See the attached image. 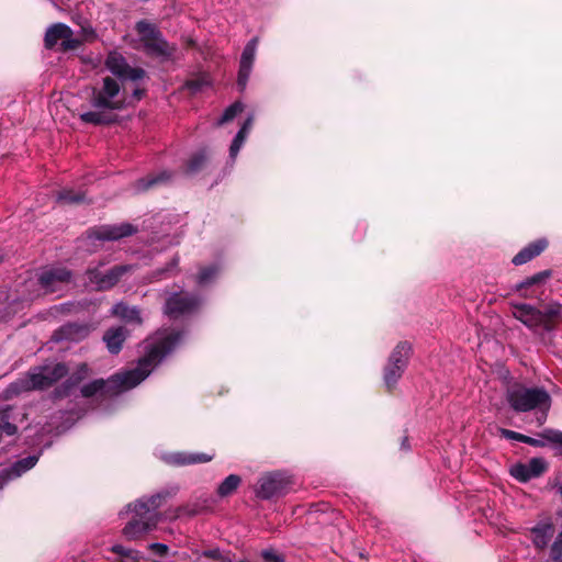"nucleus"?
Wrapping results in <instances>:
<instances>
[{
	"label": "nucleus",
	"instance_id": "f257e3e1",
	"mask_svg": "<svg viewBox=\"0 0 562 562\" xmlns=\"http://www.w3.org/2000/svg\"><path fill=\"white\" fill-rule=\"evenodd\" d=\"M182 337V333L176 330L158 331L155 337L145 342V355L138 360L135 369L113 374L108 380H93L81 387V395L83 397H92L98 393L113 395L135 387L181 342Z\"/></svg>",
	"mask_w": 562,
	"mask_h": 562
},
{
	"label": "nucleus",
	"instance_id": "f03ea898",
	"mask_svg": "<svg viewBox=\"0 0 562 562\" xmlns=\"http://www.w3.org/2000/svg\"><path fill=\"white\" fill-rule=\"evenodd\" d=\"M90 104L92 110L81 113L80 120L87 124L104 125L115 122L114 111L126 108L130 102L119 81L105 77L102 87L93 90Z\"/></svg>",
	"mask_w": 562,
	"mask_h": 562
},
{
	"label": "nucleus",
	"instance_id": "7ed1b4c3",
	"mask_svg": "<svg viewBox=\"0 0 562 562\" xmlns=\"http://www.w3.org/2000/svg\"><path fill=\"white\" fill-rule=\"evenodd\" d=\"M176 494L173 491H161L149 497H142L133 505V516L123 528V535L128 540H135L144 533L153 530L158 521L157 509L162 506L167 498Z\"/></svg>",
	"mask_w": 562,
	"mask_h": 562
},
{
	"label": "nucleus",
	"instance_id": "20e7f679",
	"mask_svg": "<svg viewBox=\"0 0 562 562\" xmlns=\"http://www.w3.org/2000/svg\"><path fill=\"white\" fill-rule=\"evenodd\" d=\"M506 401L516 413L535 412L539 426L546 423L552 404L551 395L543 386H527L520 383L508 387Z\"/></svg>",
	"mask_w": 562,
	"mask_h": 562
},
{
	"label": "nucleus",
	"instance_id": "39448f33",
	"mask_svg": "<svg viewBox=\"0 0 562 562\" xmlns=\"http://www.w3.org/2000/svg\"><path fill=\"white\" fill-rule=\"evenodd\" d=\"M513 316L533 334L543 337L555 329V322L562 321V304L549 303L543 311L526 303L513 304Z\"/></svg>",
	"mask_w": 562,
	"mask_h": 562
},
{
	"label": "nucleus",
	"instance_id": "423d86ee",
	"mask_svg": "<svg viewBox=\"0 0 562 562\" xmlns=\"http://www.w3.org/2000/svg\"><path fill=\"white\" fill-rule=\"evenodd\" d=\"M68 368L65 363L43 366L30 371L26 378L18 380L4 390L3 396L9 400L31 390H45L66 376Z\"/></svg>",
	"mask_w": 562,
	"mask_h": 562
},
{
	"label": "nucleus",
	"instance_id": "0eeeda50",
	"mask_svg": "<svg viewBox=\"0 0 562 562\" xmlns=\"http://www.w3.org/2000/svg\"><path fill=\"white\" fill-rule=\"evenodd\" d=\"M103 266V262H99L95 266H90L86 271L89 283L99 291L112 289L125 273L133 270L131 265H120L104 271L102 270Z\"/></svg>",
	"mask_w": 562,
	"mask_h": 562
},
{
	"label": "nucleus",
	"instance_id": "6e6552de",
	"mask_svg": "<svg viewBox=\"0 0 562 562\" xmlns=\"http://www.w3.org/2000/svg\"><path fill=\"white\" fill-rule=\"evenodd\" d=\"M412 352V346L407 341L396 345L390 355L389 362L384 369L383 380L387 389L394 387L405 371Z\"/></svg>",
	"mask_w": 562,
	"mask_h": 562
},
{
	"label": "nucleus",
	"instance_id": "1a4fd4ad",
	"mask_svg": "<svg viewBox=\"0 0 562 562\" xmlns=\"http://www.w3.org/2000/svg\"><path fill=\"white\" fill-rule=\"evenodd\" d=\"M37 281L44 293H58L72 281V272L60 266H50L42 269Z\"/></svg>",
	"mask_w": 562,
	"mask_h": 562
},
{
	"label": "nucleus",
	"instance_id": "9d476101",
	"mask_svg": "<svg viewBox=\"0 0 562 562\" xmlns=\"http://www.w3.org/2000/svg\"><path fill=\"white\" fill-rule=\"evenodd\" d=\"M59 41L63 50H74L81 45V41L75 37L72 30L64 23H56L47 29L45 47L53 48Z\"/></svg>",
	"mask_w": 562,
	"mask_h": 562
},
{
	"label": "nucleus",
	"instance_id": "9b49d317",
	"mask_svg": "<svg viewBox=\"0 0 562 562\" xmlns=\"http://www.w3.org/2000/svg\"><path fill=\"white\" fill-rule=\"evenodd\" d=\"M137 229L128 224L102 225L88 231L87 238L91 240L115 241L135 234Z\"/></svg>",
	"mask_w": 562,
	"mask_h": 562
},
{
	"label": "nucleus",
	"instance_id": "f8f14e48",
	"mask_svg": "<svg viewBox=\"0 0 562 562\" xmlns=\"http://www.w3.org/2000/svg\"><path fill=\"white\" fill-rule=\"evenodd\" d=\"M289 481L281 473H271L262 476L256 490L257 497L269 499L286 493Z\"/></svg>",
	"mask_w": 562,
	"mask_h": 562
},
{
	"label": "nucleus",
	"instance_id": "ddd939ff",
	"mask_svg": "<svg viewBox=\"0 0 562 562\" xmlns=\"http://www.w3.org/2000/svg\"><path fill=\"white\" fill-rule=\"evenodd\" d=\"M258 42H259L258 37L251 38L245 45L244 50L241 53L240 60H239L238 78H237V86L240 91H244L247 87V82L249 80V77H250V74L252 70V66H254V61H255V57H256Z\"/></svg>",
	"mask_w": 562,
	"mask_h": 562
},
{
	"label": "nucleus",
	"instance_id": "4468645a",
	"mask_svg": "<svg viewBox=\"0 0 562 562\" xmlns=\"http://www.w3.org/2000/svg\"><path fill=\"white\" fill-rule=\"evenodd\" d=\"M200 304V300L196 296L189 294H171L165 305V313L170 317H179L187 313L194 311Z\"/></svg>",
	"mask_w": 562,
	"mask_h": 562
},
{
	"label": "nucleus",
	"instance_id": "2eb2a0df",
	"mask_svg": "<svg viewBox=\"0 0 562 562\" xmlns=\"http://www.w3.org/2000/svg\"><path fill=\"white\" fill-rule=\"evenodd\" d=\"M548 468L542 458H532L528 463H516L510 468V475L519 482H528L540 476Z\"/></svg>",
	"mask_w": 562,
	"mask_h": 562
},
{
	"label": "nucleus",
	"instance_id": "dca6fc26",
	"mask_svg": "<svg viewBox=\"0 0 562 562\" xmlns=\"http://www.w3.org/2000/svg\"><path fill=\"white\" fill-rule=\"evenodd\" d=\"M91 329V326L88 324L68 323L54 331L53 339L56 342H79L89 336Z\"/></svg>",
	"mask_w": 562,
	"mask_h": 562
},
{
	"label": "nucleus",
	"instance_id": "f3484780",
	"mask_svg": "<svg viewBox=\"0 0 562 562\" xmlns=\"http://www.w3.org/2000/svg\"><path fill=\"white\" fill-rule=\"evenodd\" d=\"M555 528L550 518L540 520L530 528L531 542L537 550H544L553 538Z\"/></svg>",
	"mask_w": 562,
	"mask_h": 562
},
{
	"label": "nucleus",
	"instance_id": "a211bd4d",
	"mask_svg": "<svg viewBox=\"0 0 562 562\" xmlns=\"http://www.w3.org/2000/svg\"><path fill=\"white\" fill-rule=\"evenodd\" d=\"M540 438H532L526 436L525 443L530 445L532 447H544L548 443L553 446L555 454L562 456V431L546 428L542 432L539 434Z\"/></svg>",
	"mask_w": 562,
	"mask_h": 562
},
{
	"label": "nucleus",
	"instance_id": "6ab92c4d",
	"mask_svg": "<svg viewBox=\"0 0 562 562\" xmlns=\"http://www.w3.org/2000/svg\"><path fill=\"white\" fill-rule=\"evenodd\" d=\"M38 461V456H29L14 462L10 468L0 472V487L10 480L21 476L31 470Z\"/></svg>",
	"mask_w": 562,
	"mask_h": 562
},
{
	"label": "nucleus",
	"instance_id": "aec40b11",
	"mask_svg": "<svg viewBox=\"0 0 562 562\" xmlns=\"http://www.w3.org/2000/svg\"><path fill=\"white\" fill-rule=\"evenodd\" d=\"M90 373V368L87 363H81L78 366L77 370L60 385L58 386L54 394L55 397H64L68 396L70 392Z\"/></svg>",
	"mask_w": 562,
	"mask_h": 562
},
{
	"label": "nucleus",
	"instance_id": "412c9836",
	"mask_svg": "<svg viewBox=\"0 0 562 562\" xmlns=\"http://www.w3.org/2000/svg\"><path fill=\"white\" fill-rule=\"evenodd\" d=\"M128 336V330L123 326L111 327L103 335V341L112 355H117Z\"/></svg>",
	"mask_w": 562,
	"mask_h": 562
},
{
	"label": "nucleus",
	"instance_id": "4be33fe9",
	"mask_svg": "<svg viewBox=\"0 0 562 562\" xmlns=\"http://www.w3.org/2000/svg\"><path fill=\"white\" fill-rule=\"evenodd\" d=\"M548 246L546 239H538L525 248H522L512 260L515 266L527 263L538 255H540Z\"/></svg>",
	"mask_w": 562,
	"mask_h": 562
},
{
	"label": "nucleus",
	"instance_id": "5701e85b",
	"mask_svg": "<svg viewBox=\"0 0 562 562\" xmlns=\"http://www.w3.org/2000/svg\"><path fill=\"white\" fill-rule=\"evenodd\" d=\"M548 246L546 239H538L525 248H522L512 260L515 266L527 263L538 255H540Z\"/></svg>",
	"mask_w": 562,
	"mask_h": 562
},
{
	"label": "nucleus",
	"instance_id": "b1692460",
	"mask_svg": "<svg viewBox=\"0 0 562 562\" xmlns=\"http://www.w3.org/2000/svg\"><path fill=\"white\" fill-rule=\"evenodd\" d=\"M143 43L146 53L157 57H169L172 55L175 50V48L167 43V41L162 37L161 34L153 37L149 41L147 40Z\"/></svg>",
	"mask_w": 562,
	"mask_h": 562
},
{
	"label": "nucleus",
	"instance_id": "393cba45",
	"mask_svg": "<svg viewBox=\"0 0 562 562\" xmlns=\"http://www.w3.org/2000/svg\"><path fill=\"white\" fill-rule=\"evenodd\" d=\"M214 454L207 453H173L167 458V461L175 465H187V464H196V463H205L213 459Z\"/></svg>",
	"mask_w": 562,
	"mask_h": 562
},
{
	"label": "nucleus",
	"instance_id": "a878e982",
	"mask_svg": "<svg viewBox=\"0 0 562 562\" xmlns=\"http://www.w3.org/2000/svg\"><path fill=\"white\" fill-rule=\"evenodd\" d=\"M549 277V271L538 272L529 278H526L524 281L517 283L515 285V290L520 292L521 296L525 299H535L537 297V294H535L532 291L529 292V288L544 282Z\"/></svg>",
	"mask_w": 562,
	"mask_h": 562
},
{
	"label": "nucleus",
	"instance_id": "bb28decb",
	"mask_svg": "<svg viewBox=\"0 0 562 562\" xmlns=\"http://www.w3.org/2000/svg\"><path fill=\"white\" fill-rule=\"evenodd\" d=\"M111 315L125 322L142 324L140 311L136 306H128L123 302L114 304L111 308Z\"/></svg>",
	"mask_w": 562,
	"mask_h": 562
},
{
	"label": "nucleus",
	"instance_id": "cd10ccee",
	"mask_svg": "<svg viewBox=\"0 0 562 562\" xmlns=\"http://www.w3.org/2000/svg\"><path fill=\"white\" fill-rule=\"evenodd\" d=\"M171 178V173L168 171H161L156 176H148L147 178H142L137 180L135 183V191L143 192L150 188H154L158 184L166 183Z\"/></svg>",
	"mask_w": 562,
	"mask_h": 562
},
{
	"label": "nucleus",
	"instance_id": "c85d7f7f",
	"mask_svg": "<svg viewBox=\"0 0 562 562\" xmlns=\"http://www.w3.org/2000/svg\"><path fill=\"white\" fill-rule=\"evenodd\" d=\"M106 68L115 76L123 78L128 65L119 54H110L105 60Z\"/></svg>",
	"mask_w": 562,
	"mask_h": 562
},
{
	"label": "nucleus",
	"instance_id": "c756f323",
	"mask_svg": "<svg viewBox=\"0 0 562 562\" xmlns=\"http://www.w3.org/2000/svg\"><path fill=\"white\" fill-rule=\"evenodd\" d=\"M241 483V479L237 474H229L217 487L220 497H226L233 494Z\"/></svg>",
	"mask_w": 562,
	"mask_h": 562
},
{
	"label": "nucleus",
	"instance_id": "7c9ffc66",
	"mask_svg": "<svg viewBox=\"0 0 562 562\" xmlns=\"http://www.w3.org/2000/svg\"><path fill=\"white\" fill-rule=\"evenodd\" d=\"M136 31L140 36L142 42L149 41L153 37L161 34L160 31L151 23L147 21H139L136 23Z\"/></svg>",
	"mask_w": 562,
	"mask_h": 562
},
{
	"label": "nucleus",
	"instance_id": "2f4dec72",
	"mask_svg": "<svg viewBox=\"0 0 562 562\" xmlns=\"http://www.w3.org/2000/svg\"><path fill=\"white\" fill-rule=\"evenodd\" d=\"M244 110V104L240 101H236L233 104H231L228 108L225 109L223 115L217 121V125H223L227 122H231L235 119L236 115L241 113Z\"/></svg>",
	"mask_w": 562,
	"mask_h": 562
},
{
	"label": "nucleus",
	"instance_id": "473e14b6",
	"mask_svg": "<svg viewBox=\"0 0 562 562\" xmlns=\"http://www.w3.org/2000/svg\"><path fill=\"white\" fill-rule=\"evenodd\" d=\"M207 159L205 150L194 154L188 162L187 171L189 173L198 172Z\"/></svg>",
	"mask_w": 562,
	"mask_h": 562
},
{
	"label": "nucleus",
	"instance_id": "72a5a7b5",
	"mask_svg": "<svg viewBox=\"0 0 562 562\" xmlns=\"http://www.w3.org/2000/svg\"><path fill=\"white\" fill-rule=\"evenodd\" d=\"M220 268L215 265L203 268L196 277V282L201 285L212 281L218 273Z\"/></svg>",
	"mask_w": 562,
	"mask_h": 562
},
{
	"label": "nucleus",
	"instance_id": "f704fd0d",
	"mask_svg": "<svg viewBox=\"0 0 562 562\" xmlns=\"http://www.w3.org/2000/svg\"><path fill=\"white\" fill-rule=\"evenodd\" d=\"M58 201L65 204L79 203L83 200V195L72 190L64 189L58 193Z\"/></svg>",
	"mask_w": 562,
	"mask_h": 562
},
{
	"label": "nucleus",
	"instance_id": "c9c22d12",
	"mask_svg": "<svg viewBox=\"0 0 562 562\" xmlns=\"http://www.w3.org/2000/svg\"><path fill=\"white\" fill-rule=\"evenodd\" d=\"M179 265V258L176 256L171 259L169 263L162 269H159L155 272V278L164 279L168 277H172L177 272V268Z\"/></svg>",
	"mask_w": 562,
	"mask_h": 562
},
{
	"label": "nucleus",
	"instance_id": "e433bc0d",
	"mask_svg": "<svg viewBox=\"0 0 562 562\" xmlns=\"http://www.w3.org/2000/svg\"><path fill=\"white\" fill-rule=\"evenodd\" d=\"M111 550L114 553H117V554H120L122 557L130 558V559H132L135 562H137L140 559V555H139L138 551L126 549L125 547H123L121 544H114L111 548Z\"/></svg>",
	"mask_w": 562,
	"mask_h": 562
},
{
	"label": "nucleus",
	"instance_id": "4c0bfd02",
	"mask_svg": "<svg viewBox=\"0 0 562 562\" xmlns=\"http://www.w3.org/2000/svg\"><path fill=\"white\" fill-rule=\"evenodd\" d=\"M209 80L205 78L191 79L186 82V87L192 93H196L203 90L204 87L209 86Z\"/></svg>",
	"mask_w": 562,
	"mask_h": 562
},
{
	"label": "nucleus",
	"instance_id": "58836bf2",
	"mask_svg": "<svg viewBox=\"0 0 562 562\" xmlns=\"http://www.w3.org/2000/svg\"><path fill=\"white\" fill-rule=\"evenodd\" d=\"M80 34L85 41L94 40L97 36L94 29L88 21L80 23Z\"/></svg>",
	"mask_w": 562,
	"mask_h": 562
},
{
	"label": "nucleus",
	"instance_id": "ea45409f",
	"mask_svg": "<svg viewBox=\"0 0 562 562\" xmlns=\"http://www.w3.org/2000/svg\"><path fill=\"white\" fill-rule=\"evenodd\" d=\"M261 557L266 562H284L282 555L277 553L273 549L263 550Z\"/></svg>",
	"mask_w": 562,
	"mask_h": 562
},
{
	"label": "nucleus",
	"instance_id": "a19ab883",
	"mask_svg": "<svg viewBox=\"0 0 562 562\" xmlns=\"http://www.w3.org/2000/svg\"><path fill=\"white\" fill-rule=\"evenodd\" d=\"M502 437L509 439V440H516L519 442H524L526 440V435H522L520 432H516L514 430L509 429H501Z\"/></svg>",
	"mask_w": 562,
	"mask_h": 562
},
{
	"label": "nucleus",
	"instance_id": "79ce46f5",
	"mask_svg": "<svg viewBox=\"0 0 562 562\" xmlns=\"http://www.w3.org/2000/svg\"><path fill=\"white\" fill-rule=\"evenodd\" d=\"M145 76V71L139 68H131L130 66L126 69V74L123 79H131L133 81L139 80Z\"/></svg>",
	"mask_w": 562,
	"mask_h": 562
},
{
	"label": "nucleus",
	"instance_id": "37998d69",
	"mask_svg": "<svg viewBox=\"0 0 562 562\" xmlns=\"http://www.w3.org/2000/svg\"><path fill=\"white\" fill-rule=\"evenodd\" d=\"M244 145V142L234 137L231 148H229V156L232 159H235L238 151L240 150L241 146Z\"/></svg>",
	"mask_w": 562,
	"mask_h": 562
},
{
	"label": "nucleus",
	"instance_id": "c03bdc74",
	"mask_svg": "<svg viewBox=\"0 0 562 562\" xmlns=\"http://www.w3.org/2000/svg\"><path fill=\"white\" fill-rule=\"evenodd\" d=\"M149 549L159 555H165L168 551V546L160 542H154L149 544Z\"/></svg>",
	"mask_w": 562,
	"mask_h": 562
},
{
	"label": "nucleus",
	"instance_id": "a18cd8bd",
	"mask_svg": "<svg viewBox=\"0 0 562 562\" xmlns=\"http://www.w3.org/2000/svg\"><path fill=\"white\" fill-rule=\"evenodd\" d=\"M203 557H207V558H212L214 560H220V558H222V552L218 550V549H211V550H206V551H203L202 553Z\"/></svg>",
	"mask_w": 562,
	"mask_h": 562
},
{
	"label": "nucleus",
	"instance_id": "49530a36",
	"mask_svg": "<svg viewBox=\"0 0 562 562\" xmlns=\"http://www.w3.org/2000/svg\"><path fill=\"white\" fill-rule=\"evenodd\" d=\"M254 116L249 115L240 128L249 132L252 127Z\"/></svg>",
	"mask_w": 562,
	"mask_h": 562
},
{
	"label": "nucleus",
	"instance_id": "de8ad7c7",
	"mask_svg": "<svg viewBox=\"0 0 562 562\" xmlns=\"http://www.w3.org/2000/svg\"><path fill=\"white\" fill-rule=\"evenodd\" d=\"M248 134H249V132H247V131H245V130L240 128V130L237 132V134H236V136H235V137H236V138H238V139H240V140H243V142L245 143V140H246V138H247Z\"/></svg>",
	"mask_w": 562,
	"mask_h": 562
},
{
	"label": "nucleus",
	"instance_id": "09e8293b",
	"mask_svg": "<svg viewBox=\"0 0 562 562\" xmlns=\"http://www.w3.org/2000/svg\"><path fill=\"white\" fill-rule=\"evenodd\" d=\"M248 134H249V132H247V131H245V130L240 128V130L237 132V134H236V136H235V137H236V138H238V139H240V140H243V142L245 143V140H246V138H247Z\"/></svg>",
	"mask_w": 562,
	"mask_h": 562
},
{
	"label": "nucleus",
	"instance_id": "8fccbe9b",
	"mask_svg": "<svg viewBox=\"0 0 562 562\" xmlns=\"http://www.w3.org/2000/svg\"><path fill=\"white\" fill-rule=\"evenodd\" d=\"M144 94V90H140V89H135L133 91V97L136 101L140 100V98L143 97Z\"/></svg>",
	"mask_w": 562,
	"mask_h": 562
},
{
	"label": "nucleus",
	"instance_id": "3c124183",
	"mask_svg": "<svg viewBox=\"0 0 562 562\" xmlns=\"http://www.w3.org/2000/svg\"><path fill=\"white\" fill-rule=\"evenodd\" d=\"M402 448H404V449H406V450H408V449H409V446H408V443H407V438H406V437H405V438L403 439V441H402Z\"/></svg>",
	"mask_w": 562,
	"mask_h": 562
},
{
	"label": "nucleus",
	"instance_id": "603ef678",
	"mask_svg": "<svg viewBox=\"0 0 562 562\" xmlns=\"http://www.w3.org/2000/svg\"><path fill=\"white\" fill-rule=\"evenodd\" d=\"M83 21H86L85 19H77V24L80 26V23H83Z\"/></svg>",
	"mask_w": 562,
	"mask_h": 562
},
{
	"label": "nucleus",
	"instance_id": "864d4df0",
	"mask_svg": "<svg viewBox=\"0 0 562 562\" xmlns=\"http://www.w3.org/2000/svg\"><path fill=\"white\" fill-rule=\"evenodd\" d=\"M83 21H86L85 19H77V24L80 26V23H83Z\"/></svg>",
	"mask_w": 562,
	"mask_h": 562
}]
</instances>
